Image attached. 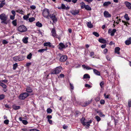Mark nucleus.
<instances>
[{
	"instance_id": "obj_53",
	"label": "nucleus",
	"mask_w": 131,
	"mask_h": 131,
	"mask_svg": "<svg viewBox=\"0 0 131 131\" xmlns=\"http://www.w3.org/2000/svg\"><path fill=\"white\" fill-rule=\"evenodd\" d=\"M29 130L30 131H40L39 130L36 129H30Z\"/></svg>"
},
{
	"instance_id": "obj_44",
	"label": "nucleus",
	"mask_w": 131,
	"mask_h": 131,
	"mask_svg": "<svg viewBox=\"0 0 131 131\" xmlns=\"http://www.w3.org/2000/svg\"><path fill=\"white\" fill-rule=\"evenodd\" d=\"M8 43V42L5 40H3L2 41V43L3 44H7Z\"/></svg>"
},
{
	"instance_id": "obj_19",
	"label": "nucleus",
	"mask_w": 131,
	"mask_h": 131,
	"mask_svg": "<svg viewBox=\"0 0 131 131\" xmlns=\"http://www.w3.org/2000/svg\"><path fill=\"white\" fill-rule=\"evenodd\" d=\"M85 120V119L84 118H82L81 120V123L83 124L84 125H85L86 124V122H84V121Z\"/></svg>"
},
{
	"instance_id": "obj_61",
	"label": "nucleus",
	"mask_w": 131,
	"mask_h": 131,
	"mask_svg": "<svg viewBox=\"0 0 131 131\" xmlns=\"http://www.w3.org/2000/svg\"><path fill=\"white\" fill-rule=\"evenodd\" d=\"M85 87H88V88H90L91 87V86L90 85L87 84H85Z\"/></svg>"
},
{
	"instance_id": "obj_11",
	"label": "nucleus",
	"mask_w": 131,
	"mask_h": 131,
	"mask_svg": "<svg viewBox=\"0 0 131 131\" xmlns=\"http://www.w3.org/2000/svg\"><path fill=\"white\" fill-rule=\"evenodd\" d=\"M71 13L73 15L77 14L79 12L78 10H72L70 11Z\"/></svg>"
},
{
	"instance_id": "obj_22",
	"label": "nucleus",
	"mask_w": 131,
	"mask_h": 131,
	"mask_svg": "<svg viewBox=\"0 0 131 131\" xmlns=\"http://www.w3.org/2000/svg\"><path fill=\"white\" fill-rule=\"evenodd\" d=\"M84 8L88 10H91L92 9L88 5H86Z\"/></svg>"
},
{
	"instance_id": "obj_49",
	"label": "nucleus",
	"mask_w": 131,
	"mask_h": 131,
	"mask_svg": "<svg viewBox=\"0 0 131 131\" xmlns=\"http://www.w3.org/2000/svg\"><path fill=\"white\" fill-rule=\"evenodd\" d=\"M4 98V96L3 95H0V100L3 99Z\"/></svg>"
},
{
	"instance_id": "obj_15",
	"label": "nucleus",
	"mask_w": 131,
	"mask_h": 131,
	"mask_svg": "<svg viewBox=\"0 0 131 131\" xmlns=\"http://www.w3.org/2000/svg\"><path fill=\"white\" fill-rule=\"evenodd\" d=\"M120 50V48L118 47H116L115 48V52L116 53H117L118 54H119V52Z\"/></svg>"
},
{
	"instance_id": "obj_24",
	"label": "nucleus",
	"mask_w": 131,
	"mask_h": 131,
	"mask_svg": "<svg viewBox=\"0 0 131 131\" xmlns=\"http://www.w3.org/2000/svg\"><path fill=\"white\" fill-rule=\"evenodd\" d=\"M80 5L81 6V7L82 8H84L86 6V5H85V3L83 2L81 3H80Z\"/></svg>"
},
{
	"instance_id": "obj_39",
	"label": "nucleus",
	"mask_w": 131,
	"mask_h": 131,
	"mask_svg": "<svg viewBox=\"0 0 131 131\" xmlns=\"http://www.w3.org/2000/svg\"><path fill=\"white\" fill-rule=\"evenodd\" d=\"M18 65L17 63H16L15 64H13V69L14 70H15L17 67Z\"/></svg>"
},
{
	"instance_id": "obj_6",
	"label": "nucleus",
	"mask_w": 131,
	"mask_h": 131,
	"mask_svg": "<svg viewBox=\"0 0 131 131\" xmlns=\"http://www.w3.org/2000/svg\"><path fill=\"white\" fill-rule=\"evenodd\" d=\"M49 18H50L52 20L54 23L56 22L57 21V19L55 15L53 14H51L49 15Z\"/></svg>"
},
{
	"instance_id": "obj_63",
	"label": "nucleus",
	"mask_w": 131,
	"mask_h": 131,
	"mask_svg": "<svg viewBox=\"0 0 131 131\" xmlns=\"http://www.w3.org/2000/svg\"><path fill=\"white\" fill-rule=\"evenodd\" d=\"M106 44H104V45H101V47L102 48H104L106 47Z\"/></svg>"
},
{
	"instance_id": "obj_16",
	"label": "nucleus",
	"mask_w": 131,
	"mask_h": 131,
	"mask_svg": "<svg viewBox=\"0 0 131 131\" xmlns=\"http://www.w3.org/2000/svg\"><path fill=\"white\" fill-rule=\"evenodd\" d=\"M111 4V2L110 1L105 2L103 4L104 6H107Z\"/></svg>"
},
{
	"instance_id": "obj_26",
	"label": "nucleus",
	"mask_w": 131,
	"mask_h": 131,
	"mask_svg": "<svg viewBox=\"0 0 131 131\" xmlns=\"http://www.w3.org/2000/svg\"><path fill=\"white\" fill-rule=\"evenodd\" d=\"M28 38H24L23 39V42L25 43H27L28 42Z\"/></svg>"
},
{
	"instance_id": "obj_14",
	"label": "nucleus",
	"mask_w": 131,
	"mask_h": 131,
	"mask_svg": "<svg viewBox=\"0 0 131 131\" xmlns=\"http://www.w3.org/2000/svg\"><path fill=\"white\" fill-rule=\"evenodd\" d=\"M26 91L29 93H31L32 92V90L31 88L29 86H27L26 88Z\"/></svg>"
},
{
	"instance_id": "obj_28",
	"label": "nucleus",
	"mask_w": 131,
	"mask_h": 131,
	"mask_svg": "<svg viewBox=\"0 0 131 131\" xmlns=\"http://www.w3.org/2000/svg\"><path fill=\"white\" fill-rule=\"evenodd\" d=\"M36 25L39 27H42V25L41 23H39V22L38 21L36 23Z\"/></svg>"
},
{
	"instance_id": "obj_33",
	"label": "nucleus",
	"mask_w": 131,
	"mask_h": 131,
	"mask_svg": "<svg viewBox=\"0 0 131 131\" xmlns=\"http://www.w3.org/2000/svg\"><path fill=\"white\" fill-rule=\"evenodd\" d=\"M1 3L0 4V8H2L5 4V3L4 2L0 1Z\"/></svg>"
},
{
	"instance_id": "obj_8",
	"label": "nucleus",
	"mask_w": 131,
	"mask_h": 131,
	"mask_svg": "<svg viewBox=\"0 0 131 131\" xmlns=\"http://www.w3.org/2000/svg\"><path fill=\"white\" fill-rule=\"evenodd\" d=\"M67 59V57L66 55H63L61 57L60 60L61 62H64L66 61Z\"/></svg>"
},
{
	"instance_id": "obj_7",
	"label": "nucleus",
	"mask_w": 131,
	"mask_h": 131,
	"mask_svg": "<svg viewBox=\"0 0 131 131\" xmlns=\"http://www.w3.org/2000/svg\"><path fill=\"white\" fill-rule=\"evenodd\" d=\"M51 35L53 37H57V34L56 33V32L55 29L53 28L51 30Z\"/></svg>"
},
{
	"instance_id": "obj_5",
	"label": "nucleus",
	"mask_w": 131,
	"mask_h": 131,
	"mask_svg": "<svg viewBox=\"0 0 131 131\" xmlns=\"http://www.w3.org/2000/svg\"><path fill=\"white\" fill-rule=\"evenodd\" d=\"M18 30L20 32H23L26 31L27 30L26 27L23 25L19 26L18 28Z\"/></svg>"
},
{
	"instance_id": "obj_52",
	"label": "nucleus",
	"mask_w": 131,
	"mask_h": 131,
	"mask_svg": "<svg viewBox=\"0 0 131 131\" xmlns=\"http://www.w3.org/2000/svg\"><path fill=\"white\" fill-rule=\"evenodd\" d=\"M15 16L14 15H10V18L11 19L13 20L14 19L15 17Z\"/></svg>"
},
{
	"instance_id": "obj_37",
	"label": "nucleus",
	"mask_w": 131,
	"mask_h": 131,
	"mask_svg": "<svg viewBox=\"0 0 131 131\" xmlns=\"http://www.w3.org/2000/svg\"><path fill=\"white\" fill-rule=\"evenodd\" d=\"M124 17L127 20H129V18L128 17V15L127 14H125L124 16Z\"/></svg>"
},
{
	"instance_id": "obj_58",
	"label": "nucleus",
	"mask_w": 131,
	"mask_h": 131,
	"mask_svg": "<svg viewBox=\"0 0 131 131\" xmlns=\"http://www.w3.org/2000/svg\"><path fill=\"white\" fill-rule=\"evenodd\" d=\"M61 6L62 7V9H65V8H66V6L63 4H62L61 5Z\"/></svg>"
},
{
	"instance_id": "obj_13",
	"label": "nucleus",
	"mask_w": 131,
	"mask_h": 131,
	"mask_svg": "<svg viewBox=\"0 0 131 131\" xmlns=\"http://www.w3.org/2000/svg\"><path fill=\"white\" fill-rule=\"evenodd\" d=\"M59 48L60 49H62L63 48H65V45H64L63 43H61L59 45Z\"/></svg>"
},
{
	"instance_id": "obj_40",
	"label": "nucleus",
	"mask_w": 131,
	"mask_h": 131,
	"mask_svg": "<svg viewBox=\"0 0 131 131\" xmlns=\"http://www.w3.org/2000/svg\"><path fill=\"white\" fill-rule=\"evenodd\" d=\"M93 34L96 37L99 36V35L97 32H94L93 33Z\"/></svg>"
},
{
	"instance_id": "obj_30",
	"label": "nucleus",
	"mask_w": 131,
	"mask_h": 131,
	"mask_svg": "<svg viewBox=\"0 0 131 131\" xmlns=\"http://www.w3.org/2000/svg\"><path fill=\"white\" fill-rule=\"evenodd\" d=\"M125 43L126 45H129L131 44V41L130 40H127L125 41Z\"/></svg>"
},
{
	"instance_id": "obj_4",
	"label": "nucleus",
	"mask_w": 131,
	"mask_h": 131,
	"mask_svg": "<svg viewBox=\"0 0 131 131\" xmlns=\"http://www.w3.org/2000/svg\"><path fill=\"white\" fill-rule=\"evenodd\" d=\"M29 95V94L27 93H24L20 95L19 98L20 100H24Z\"/></svg>"
},
{
	"instance_id": "obj_2",
	"label": "nucleus",
	"mask_w": 131,
	"mask_h": 131,
	"mask_svg": "<svg viewBox=\"0 0 131 131\" xmlns=\"http://www.w3.org/2000/svg\"><path fill=\"white\" fill-rule=\"evenodd\" d=\"M49 10L47 9H43L42 13L43 16L49 19Z\"/></svg>"
},
{
	"instance_id": "obj_18",
	"label": "nucleus",
	"mask_w": 131,
	"mask_h": 131,
	"mask_svg": "<svg viewBox=\"0 0 131 131\" xmlns=\"http://www.w3.org/2000/svg\"><path fill=\"white\" fill-rule=\"evenodd\" d=\"M93 72L95 74L98 75H100V72L98 71L97 70L94 69L93 70Z\"/></svg>"
},
{
	"instance_id": "obj_23",
	"label": "nucleus",
	"mask_w": 131,
	"mask_h": 131,
	"mask_svg": "<svg viewBox=\"0 0 131 131\" xmlns=\"http://www.w3.org/2000/svg\"><path fill=\"white\" fill-rule=\"evenodd\" d=\"M87 25L88 27L89 28H91L93 27V25L92 24L91 22H88Z\"/></svg>"
},
{
	"instance_id": "obj_35",
	"label": "nucleus",
	"mask_w": 131,
	"mask_h": 131,
	"mask_svg": "<svg viewBox=\"0 0 131 131\" xmlns=\"http://www.w3.org/2000/svg\"><path fill=\"white\" fill-rule=\"evenodd\" d=\"M47 113H50L52 112V110L51 109L49 108L47 109Z\"/></svg>"
},
{
	"instance_id": "obj_50",
	"label": "nucleus",
	"mask_w": 131,
	"mask_h": 131,
	"mask_svg": "<svg viewBox=\"0 0 131 131\" xmlns=\"http://www.w3.org/2000/svg\"><path fill=\"white\" fill-rule=\"evenodd\" d=\"M30 8L33 9H34L36 8V7L35 5H32L30 6Z\"/></svg>"
},
{
	"instance_id": "obj_34",
	"label": "nucleus",
	"mask_w": 131,
	"mask_h": 131,
	"mask_svg": "<svg viewBox=\"0 0 131 131\" xmlns=\"http://www.w3.org/2000/svg\"><path fill=\"white\" fill-rule=\"evenodd\" d=\"M47 48H46V49H40L38 50V51L40 52H43L47 50Z\"/></svg>"
},
{
	"instance_id": "obj_21",
	"label": "nucleus",
	"mask_w": 131,
	"mask_h": 131,
	"mask_svg": "<svg viewBox=\"0 0 131 131\" xmlns=\"http://www.w3.org/2000/svg\"><path fill=\"white\" fill-rule=\"evenodd\" d=\"M44 46H45L51 47V43L49 42H46L44 43Z\"/></svg>"
},
{
	"instance_id": "obj_47",
	"label": "nucleus",
	"mask_w": 131,
	"mask_h": 131,
	"mask_svg": "<svg viewBox=\"0 0 131 131\" xmlns=\"http://www.w3.org/2000/svg\"><path fill=\"white\" fill-rule=\"evenodd\" d=\"M22 122L25 125H26L28 123V122L25 120H23L22 121Z\"/></svg>"
},
{
	"instance_id": "obj_9",
	"label": "nucleus",
	"mask_w": 131,
	"mask_h": 131,
	"mask_svg": "<svg viewBox=\"0 0 131 131\" xmlns=\"http://www.w3.org/2000/svg\"><path fill=\"white\" fill-rule=\"evenodd\" d=\"M104 16L106 18L110 17H111V15L107 11H105L104 13Z\"/></svg>"
},
{
	"instance_id": "obj_55",
	"label": "nucleus",
	"mask_w": 131,
	"mask_h": 131,
	"mask_svg": "<svg viewBox=\"0 0 131 131\" xmlns=\"http://www.w3.org/2000/svg\"><path fill=\"white\" fill-rule=\"evenodd\" d=\"M48 120L50 119H51L52 118V116L51 115H48L47 116V117Z\"/></svg>"
},
{
	"instance_id": "obj_25",
	"label": "nucleus",
	"mask_w": 131,
	"mask_h": 131,
	"mask_svg": "<svg viewBox=\"0 0 131 131\" xmlns=\"http://www.w3.org/2000/svg\"><path fill=\"white\" fill-rule=\"evenodd\" d=\"M0 85L4 88L5 89L6 88L7 86L5 84L3 83L1 81H0Z\"/></svg>"
},
{
	"instance_id": "obj_17",
	"label": "nucleus",
	"mask_w": 131,
	"mask_h": 131,
	"mask_svg": "<svg viewBox=\"0 0 131 131\" xmlns=\"http://www.w3.org/2000/svg\"><path fill=\"white\" fill-rule=\"evenodd\" d=\"M99 41L100 42L103 43H105L106 42V40L103 38L99 39Z\"/></svg>"
},
{
	"instance_id": "obj_1",
	"label": "nucleus",
	"mask_w": 131,
	"mask_h": 131,
	"mask_svg": "<svg viewBox=\"0 0 131 131\" xmlns=\"http://www.w3.org/2000/svg\"><path fill=\"white\" fill-rule=\"evenodd\" d=\"M7 18V17L5 14L3 13L0 15V19L2 20L1 23H4L5 24H7V22L6 21Z\"/></svg>"
},
{
	"instance_id": "obj_59",
	"label": "nucleus",
	"mask_w": 131,
	"mask_h": 131,
	"mask_svg": "<svg viewBox=\"0 0 131 131\" xmlns=\"http://www.w3.org/2000/svg\"><path fill=\"white\" fill-rule=\"evenodd\" d=\"M11 13L13 15L15 16L16 15V13L15 12L14 10H12L11 11Z\"/></svg>"
},
{
	"instance_id": "obj_45",
	"label": "nucleus",
	"mask_w": 131,
	"mask_h": 131,
	"mask_svg": "<svg viewBox=\"0 0 131 131\" xmlns=\"http://www.w3.org/2000/svg\"><path fill=\"white\" fill-rule=\"evenodd\" d=\"M9 122V121L8 119L4 121V123L6 124H8Z\"/></svg>"
},
{
	"instance_id": "obj_12",
	"label": "nucleus",
	"mask_w": 131,
	"mask_h": 131,
	"mask_svg": "<svg viewBox=\"0 0 131 131\" xmlns=\"http://www.w3.org/2000/svg\"><path fill=\"white\" fill-rule=\"evenodd\" d=\"M92 100H89L86 101L85 103L82 105V106L83 107H85L90 104Z\"/></svg>"
},
{
	"instance_id": "obj_31",
	"label": "nucleus",
	"mask_w": 131,
	"mask_h": 131,
	"mask_svg": "<svg viewBox=\"0 0 131 131\" xmlns=\"http://www.w3.org/2000/svg\"><path fill=\"white\" fill-rule=\"evenodd\" d=\"M29 14H28L27 15L24 16H23V18L24 19L27 20V19L29 17Z\"/></svg>"
},
{
	"instance_id": "obj_32",
	"label": "nucleus",
	"mask_w": 131,
	"mask_h": 131,
	"mask_svg": "<svg viewBox=\"0 0 131 131\" xmlns=\"http://www.w3.org/2000/svg\"><path fill=\"white\" fill-rule=\"evenodd\" d=\"M90 76L87 74H85L83 76V78H90Z\"/></svg>"
},
{
	"instance_id": "obj_54",
	"label": "nucleus",
	"mask_w": 131,
	"mask_h": 131,
	"mask_svg": "<svg viewBox=\"0 0 131 131\" xmlns=\"http://www.w3.org/2000/svg\"><path fill=\"white\" fill-rule=\"evenodd\" d=\"M64 77V75L63 74H60L59 76L58 77V78H63Z\"/></svg>"
},
{
	"instance_id": "obj_36",
	"label": "nucleus",
	"mask_w": 131,
	"mask_h": 131,
	"mask_svg": "<svg viewBox=\"0 0 131 131\" xmlns=\"http://www.w3.org/2000/svg\"><path fill=\"white\" fill-rule=\"evenodd\" d=\"M35 20V18L34 17L30 18L29 19V20L30 22H32L34 21Z\"/></svg>"
},
{
	"instance_id": "obj_41",
	"label": "nucleus",
	"mask_w": 131,
	"mask_h": 131,
	"mask_svg": "<svg viewBox=\"0 0 131 131\" xmlns=\"http://www.w3.org/2000/svg\"><path fill=\"white\" fill-rule=\"evenodd\" d=\"M32 54L31 53H30L29 55H28L27 57V58L29 59H30L31 58Z\"/></svg>"
},
{
	"instance_id": "obj_20",
	"label": "nucleus",
	"mask_w": 131,
	"mask_h": 131,
	"mask_svg": "<svg viewBox=\"0 0 131 131\" xmlns=\"http://www.w3.org/2000/svg\"><path fill=\"white\" fill-rule=\"evenodd\" d=\"M82 67L84 68H85L87 70H90L92 69V68H91L89 66H86L85 65H83L82 66Z\"/></svg>"
},
{
	"instance_id": "obj_60",
	"label": "nucleus",
	"mask_w": 131,
	"mask_h": 131,
	"mask_svg": "<svg viewBox=\"0 0 131 131\" xmlns=\"http://www.w3.org/2000/svg\"><path fill=\"white\" fill-rule=\"evenodd\" d=\"M63 128L64 129H67L68 127V126L65 125H64L63 126Z\"/></svg>"
},
{
	"instance_id": "obj_43",
	"label": "nucleus",
	"mask_w": 131,
	"mask_h": 131,
	"mask_svg": "<svg viewBox=\"0 0 131 131\" xmlns=\"http://www.w3.org/2000/svg\"><path fill=\"white\" fill-rule=\"evenodd\" d=\"M122 22L123 23H124V25H126V26H127L128 25H127V24H128V25H129V23H128L127 22H125V21H124L122 20Z\"/></svg>"
},
{
	"instance_id": "obj_29",
	"label": "nucleus",
	"mask_w": 131,
	"mask_h": 131,
	"mask_svg": "<svg viewBox=\"0 0 131 131\" xmlns=\"http://www.w3.org/2000/svg\"><path fill=\"white\" fill-rule=\"evenodd\" d=\"M116 30L115 29H114L112 31V32L111 34V36H113L114 35V34L116 31Z\"/></svg>"
},
{
	"instance_id": "obj_10",
	"label": "nucleus",
	"mask_w": 131,
	"mask_h": 131,
	"mask_svg": "<svg viewBox=\"0 0 131 131\" xmlns=\"http://www.w3.org/2000/svg\"><path fill=\"white\" fill-rule=\"evenodd\" d=\"M125 4L127 8L130 9H131V4L127 1H126L125 2Z\"/></svg>"
},
{
	"instance_id": "obj_57",
	"label": "nucleus",
	"mask_w": 131,
	"mask_h": 131,
	"mask_svg": "<svg viewBox=\"0 0 131 131\" xmlns=\"http://www.w3.org/2000/svg\"><path fill=\"white\" fill-rule=\"evenodd\" d=\"M70 86L71 89L73 90L74 89V87L73 86V85L71 83H70Z\"/></svg>"
},
{
	"instance_id": "obj_3",
	"label": "nucleus",
	"mask_w": 131,
	"mask_h": 131,
	"mask_svg": "<svg viewBox=\"0 0 131 131\" xmlns=\"http://www.w3.org/2000/svg\"><path fill=\"white\" fill-rule=\"evenodd\" d=\"M62 67L61 66L57 67L55 70L51 73L52 74H56L58 73L61 72Z\"/></svg>"
},
{
	"instance_id": "obj_64",
	"label": "nucleus",
	"mask_w": 131,
	"mask_h": 131,
	"mask_svg": "<svg viewBox=\"0 0 131 131\" xmlns=\"http://www.w3.org/2000/svg\"><path fill=\"white\" fill-rule=\"evenodd\" d=\"M31 64V63H26V66H29Z\"/></svg>"
},
{
	"instance_id": "obj_38",
	"label": "nucleus",
	"mask_w": 131,
	"mask_h": 131,
	"mask_svg": "<svg viewBox=\"0 0 131 131\" xmlns=\"http://www.w3.org/2000/svg\"><path fill=\"white\" fill-rule=\"evenodd\" d=\"M12 23L14 26H16L17 25L16 20H13L12 22Z\"/></svg>"
},
{
	"instance_id": "obj_48",
	"label": "nucleus",
	"mask_w": 131,
	"mask_h": 131,
	"mask_svg": "<svg viewBox=\"0 0 131 131\" xmlns=\"http://www.w3.org/2000/svg\"><path fill=\"white\" fill-rule=\"evenodd\" d=\"M20 108V107L19 106H15L14 107V108L15 110L18 109Z\"/></svg>"
},
{
	"instance_id": "obj_46",
	"label": "nucleus",
	"mask_w": 131,
	"mask_h": 131,
	"mask_svg": "<svg viewBox=\"0 0 131 131\" xmlns=\"http://www.w3.org/2000/svg\"><path fill=\"white\" fill-rule=\"evenodd\" d=\"M128 104L129 107L131 106V100H129L128 101Z\"/></svg>"
},
{
	"instance_id": "obj_42",
	"label": "nucleus",
	"mask_w": 131,
	"mask_h": 131,
	"mask_svg": "<svg viewBox=\"0 0 131 131\" xmlns=\"http://www.w3.org/2000/svg\"><path fill=\"white\" fill-rule=\"evenodd\" d=\"M95 118L98 122L99 121L101 120V118L98 116H96L95 117Z\"/></svg>"
},
{
	"instance_id": "obj_62",
	"label": "nucleus",
	"mask_w": 131,
	"mask_h": 131,
	"mask_svg": "<svg viewBox=\"0 0 131 131\" xmlns=\"http://www.w3.org/2000/svg\"><path fill=\"white\" fill-rule=\"evenodd\" d=\"M86 128H88V127H89V126H90V124L88 123L87 122H86Z\"/></svg>"
},
{
	"instance_id": "obj_51",
	"label": "nucleus",
	"mask_w": 131,
	"mask_h": 131,
	"mask_svg": "<svg viewBox=\"0 0 131 131\" xmlns=\"http://www.w3.org/2000/svg\"><path fill=\"white\" fill-rule=\"evenodd\" d=\"M100 103L101 104H104L105 103V101L103 100H101L100 102Z\"/></svg>"
},
{
	"instance_id": "obj_27",
	"label": "nucleus",
	"mask_w": 131,
	"mask_h": 131,
	"mask_svg": "<svg viewBox=\"0 0 131 131\" xmlns=\"http://www.w3.org/2000/svg\"><path fill=\"white\" fill-rule=\"evenodd\" d=\"M13 59L14 61L16 62H18L20 61L19 59V58L18 57H14L13 58Z\"/></svg>"
},
{
	"instance_id": "obj_56",
	"label": "nucleus",
	"mask_w": 131,
	"mask_h": 131,
	"mask_svg": "<svg viewBox=\"0 0 131 131\" xmlns=\"http://www.w3.org/2000/svg\"><path fill=\"white\" fill-rule=\"evenodd\" d=\"M99 115L101 117L105 116L104 115H103V114L101 112H100L99 113Z\"/></svg>"
}]
</instances>
